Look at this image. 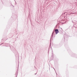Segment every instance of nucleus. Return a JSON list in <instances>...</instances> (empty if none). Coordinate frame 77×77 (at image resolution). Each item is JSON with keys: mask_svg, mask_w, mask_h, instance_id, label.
<instances>
[{"mask_svg": "<svg viewBox=\"0 0 77 77\" xmlns=\"http://www.w3.org/2000/svg\"><path fill=\"white\" fill-rule=\"evenodd\" d=\"M55 31L56 35H57V34L59 33V31L58 30V29H55Z\"/></svg>", "mask_w": 77, "mask_h": 77, "instance_id": "f257e3e1", "label": "nucleus"}]
</instances>
